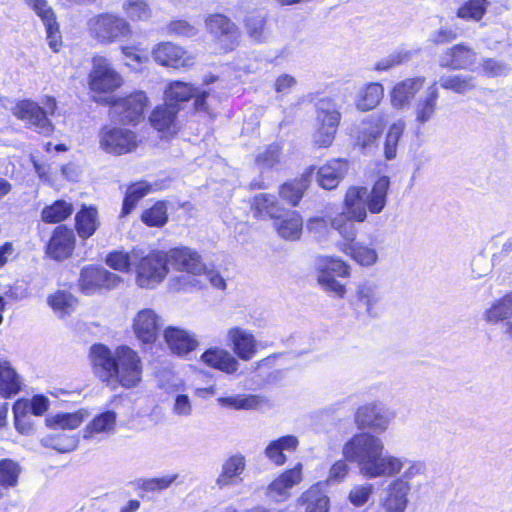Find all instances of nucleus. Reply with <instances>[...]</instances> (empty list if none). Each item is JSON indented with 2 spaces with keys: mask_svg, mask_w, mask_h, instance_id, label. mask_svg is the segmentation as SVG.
I'll return each instance as SVG.
<instances>
[{
  "mask_svg": "<svg viewBox=\"0 0 512 512\" xmlns=\"http://www.w3.org/2000/svg\"><path fill=\"white\" fill-rule=\"evenodd\" d=\"M440 86L457 94H467L477 88L476 78L466 74H444L439 78Z\"/></svg>",
  "mask_w": 512,
  "mask_h": 512,
  "instance_id": "72a5a7b5",
  "label": "nucleus"
},
{
  "mask_svg": "<svg viewBox=\"0 0 512 512\" xmlns=\"http://www.w3.org/2000/svg\"><path fill=\"white\" fill-rule=\"evenodd\" d=\"M151 190V186L145 182L140 181L131 184L126 192L125 198L123 200L122 210L120 213V217H125L131 213L136 204L146 196Z\"/></svg>",
  "mask_w": 512,
  "mask_h": 512,
  "instance_id": "37998d69",
  "label": "nucleus"
},
{
  "mask_svg": "<svg viewBox=\"0 0 512 512\" xmlns=\"http://www.w3.org/2000/svg\"><path fill=\"white\" fill-rule=\"evenodd\" d=\"M439 95L437 82L434 81L427 87L426 91L416 99L412 108V114L417 127H422L435 118L438 109Z\"/></svg>",
  "mask_w": 512,
  "mask_h": 512,
  "instance_id": "2eb2a0df",
  "label": "nucleus"
},
{
  "mask_svg": "<svg viewBox=\"0 0 512 512\" xmlns=\"http://www.w3.org/2000/svg\"><path fill=\"white\" fill-rule=\"evenodd\" d=\"M277 233L286 240H297L302 234L303 220L299 213L292 211L275 222Z\"/></svg>",
  "mask_w": 512,
  "mask_h": 512,
  "instance_id": "f704fd0d",
  "label": "nucleus"
},
{
  "mask_svg": "<svg viewBox=\"0 0 512 512\" xmlns=\"http://www.w3.org/2000/svg\"><path fill=\"white\" fill-rule=\"evenodd\" d=\"M373 492L372 483L356 484L349 491L348 500L355 507H362L369 501Z\"/></svg>",
  "mask_w": 512,
  "mask_h": 512,
  "instance_id": "052dcab7",
  "label": "nucleus"
},
{
  "mask_svg": "<svg viewBox=\"0 0 512 512\" xmlns=\"http://www.w3.org/2000/svg\"><path fill=\"white\" fill-rule=\"evenodd\" d=\"M153 58L160 65L172 68H184L194 64V57L180 46L163 42L153 50Z\"/></svg>",
  "mask_w": 512,
  "mask_h": 512,
  "instance_id": "a211bd4d",
  "label": "nucleus"
},
{
  "mask_svg": "<svg viewBox=\"0 0 512 512\" xmlns=\"http://www.w3.org/2000/svg\"><path fill=\"white\" fill-rule=\"evenodd\" d=\"M317 281L322 289L334 297L343 298L346 294V287L332 275L318 274Z\"/></svg>",
  "mask_w": 512,
  "mask_h": 512,
  "instance_id": "e2e57ef3",
  "label": "nucleus"
},
{
  "mask_svg": "<svg viewBox=\"0 0 512 512\" xmlns=\"http://www.w3.org/2000/svg\"><path fill=\"white\" fill-rule=\"evenodd\" d=\"M318 274L346 277L350 274L349 265L338 257L320 256L316 260Z\"/></svg>",
  "mask_w": 512,
  "mask_h": 512,
  "instance_id": "a19ab883",
  "label": "nucleus"
},
{
  "mask_svg": "<svg viewBox=\"0 0 512 512\" xmlns=\"http://www.w3.org/2000/svg\"><path fill=\"white\" fill-rule=\"evenodd\" d=\"M201 360L206 365L227 374L235 373L240 366L239 361L235 356H233L229 351L218 347H212L206 350L202 354Z\"/></svg>",
  "mask_w": 512,
  "mask_h": 512,
  "instance_id": "cd10ccee",
  "label": "nucleus"
},
{
  "mask_svg": "<svg viewBox=\"0 0 512 512\" xmlns=\"http://www.w3.org/2000/svg\"><path fill=\"white\" fill-rule=\"evenodd\" d=\"M411 55L408 51H396L387 57L378 61L375 65V70L377 71H387L390 68L400 65L402 63L407 62L410 59Z\"/></svg>",
  "mask_w": 512,
  "mask_h": 512,
  "instance_id": "338daca9",
  "label": "nucleus"
},
{
  "mask_svg": "<svg viewBox=\"0 0 512 512\" xmlns=\"http://www.w3.org/2000/svg\"><path fill=\"white\" fill-rule=\"evenodd\" d=\"M12 111L18 119L25 122L30 129L39 134L48 136L54 130V125L46 117L43 108L32 100L18 102Z\"/></svg>",
  "mask_w": 512,
  "mask_h": 512,
  "instance_id": "9b49d317",
  "label": "nucleus"
},
{
  "mask_svg": "<svg viewBox=\"0 0 512 512\" xmlns=\"http://www.w3.org/2000/svg\"><path fill=\"white\" fill-rule=\"evenodd\" d=\"M148 98L143 91L117 98L111 103L110 113L113 118L124 124H137L144 117Z\"/></svg>",
  "mask_w": 512,
  "mask_h": 512,
  "instance_id": "9d476101",
  "label": "nucleus"
},
{
  "mask_svg": "<svg viewBox=\"0 0 512 512\" xmlns=\"http://www.w3.org/2000/svg\"><path fill=\"white\" fill-rule=\"evenodd\" d=\"M383 297L382 286L374 280H365L357 288V301L371 317L379 315Z\"/></svg>",
  "mask_w": 512,
  "mask_h": 512,
  "instance_id": "5701e85b",
  "label": "nucleus"
},
{
  "mask_svg": "<svg viewBox=\"0 0 512 512\" xmlns=\"http://www.w3.org/2000/svg\"><path fill=\"white\" fill-rule=\"evenodd\" d=\"M299 440L294 435H286L271 441L265 449V455L276 465H283L287 458L284 451H295Z\"/></svg>",
  "mask_w": 512,
  "mask_h": 512,
  "instance_id": "473e14b6",
  "label": "nucleus"
},
{
  "mask_svg": "<svg viewBox=\"0 0 512 512\" xmlns=\"http://www.w3.org/2000/svg\"><path fill=\"white\" fill-rule=\"evenodd\" d=\"M395 414L381 402H370L357 408L354 421L359 429L385 432Z\"/></svg>",
  "mask_w": 512,
  "mask_h": 512,
  "instance_id": "1a4fd4ad",
  "label": "nucleus"
},
{
  "mask_svg": "<svg viewBox=\"0 0 512 512\" xmlns=\"http://www.w3.org/2000/svg\"><path fill=\"white\" fill-rule=\"evenodd\" d=\"M227 343L234 354L243 361H250L257 353L258 341L251 331L235 326L227 331Z\"/></svg>",
  "mask_w": 512,
  "mask_h": 512,
  "instance_id": "f3484780",
  "label": "nucleus"
},
{
  "mask_svg": "<svg viewBox=\"0 0 512 512\" xmlns=\"http://www.w3.org/2000/svg\"><path fill=\"white\" fill-rule=\"evenodd\" d=\"M20 468L10 459L0 461V486L4 488L14 487L17 484Z\"/></svg>",
  "mask_w": 512,
  "mask_h": 512,
  "instance_id": "6e6d98bb",
  "label": "nucleus"
},
{
  "mask_svg": "<svg viewBox=\"0 0 512 512\" xmlns=\"http://www.w3.org/2000/svg\"><path fill=\"white\" fill-rule=\"evenodd\" d=\"M424 77L407 78L397 83L391 91L392 107L401 110L408 107L411 100L423 87Z\"/></svg>",
  "mask_w": 512,
  "mask_h": 512,
  "instance_id": "393cba45",
  "label": "nucleus"
},
{
  "mask_svg": "<svg viewBox=\"0 0 512 512\" xmlns=\"http://www.w3.org/2000/svg\"><path fill=\"white\" fill-rule=\"evenodd\" d=\"M303 175L300 179L293 180L291 182L284 183L280 188V196L286 200L292 206H296L304 195L305 190L308 188V176Z\"/></svg>",
  "mask_w": 512,
  "mask_h": 512,
  "instance_id": "c03bdc74",
  "label": "nucleus"
},
{
  "mask_svg": "<svg viewBox=\"0 0 512 512\" xmlns=\"http://www.w3.org/2000/svg\"><path fill=\"white\" fill-rule=\"evenodd\" d=\"M476 62V52L463 44L446 49L440 56L439 65L442 68L470 69Z\"/></svg>",
  "mask_w": 512,
  "mask_h": 512,
  "instance_id": "b1692460",
  "label": "nucleus"
},
{
  "mask_svg": "<svg viewBox=\"0 0 512 512\" xmlns=\"http://www.w3.org/2000/svg\"><path fill=\"white\" fill-rule=\"evenodd\" d=\"M122 8L132 20L145 21L151 16V10L145 0H126Z\"/></svg>",
  "mask_w": 512,
  "mask_h": 512,
  "instance_id": "13d9d810",
  "label": "nucleus"
},
{
  "mask_svg": "<svg viewBox=\"0 0 512 512\" xmlns=\"http://www.w3.org/2000/svg\"><path fill=\"white\" fill-rule=\"evenodd\" d=\"M93 373L107 384L113 385L116 365V350L112 352L103 344H94L89 352Z\"/></svg>",
  "mask_w": 512,
  "mask_h": 512,
  "instance_id": "4468645a",
  "label": "nucleus"
},
{
  "mask_svg": "<svg viewBox=\"0 0 512 512\" xmlns=\"http://www.w3.org/2000/svg\"><path fill=\"white\" fill-rule=\"evenodd\" d=\"M298 502L307 505L306 512H328L329 510V498L320 484L312 485L302 493Z\"/></svg>",
  "mask_w": 512,
  "mask_h": 512,
  "instance_id": "e433bc0d",
  "label": "nucleus"
},
{
  "mask_svg": "<svg viewBox=\"0 0 512 512\" xmlns=\"http://www.w3.org/2000/svg\"><path fill=\"white\" fill-rule=\"evenodd\" d=\"M340 250L362 266H372L378 260L376 250L362 242L343 243Z\"/></svg>",
  "mask_w": 512,
  "mask_h": 512,
  "instance_id": "c9c22d12",
  "label": "nucleus"
},
{
  "mask_svg": "<svg viewBox=\"0 0 512 512\" xmlns=\"http://www.w3.org/2000/svg\"><path fill=\"white\" fill-rule=\"evenodd\" d=\"M173 106H170L164 101V104L157 106L150 115L151 125L158 131L175 133L177 126V114Z\"/></svg>",
  "mask_w": 512,
  "mask_h": 512,
  "instance_id": "c756f323",
  "label": "nucleus"
},
{
  "mask_svg": "<svg viewBox=\"0 0 512 512\" xmlns=\"http://www.w3.org/2000/svg\"><path fill=\"white\" fill-rule=\"evenodd\" d=\"M196 93V88L182 81L169 83L164 91V101L176 110L182 109L183 103L189 101Z\"/></svg>",
  "mask_w": 512,
  "mask_h": 512,
  "instance_id": "2f4dec72",
  "label": "nucleus"
},
{
  "mask_svg": "<svg viewBox=\"0 0 512 512\" xmlns=\"http://www.w3.org/2000/svg\"><path fill=\"white\" fill-rule=\"evenodd\" d=\"M252 210L255 217L269 216L271 218H278L280 207L275 196L262 193L254 197Z\"/></svg>",
  "mask_w": 512,
  "mask_h": 512,
  "instance_id": "a18cd8bd",
  "label": "nucleus"
},
{
  "mask_svg": "<svg viewBox=\"0 0 512 512\" xmlns=\"http://www.w3.org/2000/svg\"><path fill=\"white\" fill-rule=\"evenodd\" d=\"M165 256L167 257V263L179 271H185L194 276L202 275V272L205 271L201 256L191 248H173L165 253Z\"/></svg>",
  "mask_w": 512,
  "mask_h": 512,
  "instance_id": "dca6fc26",
  "label": "nucleus"
},
{
  "mask_svg": "<svg viewBox=\"0 0 512 512\" xmlns=\"http://www.w3.org/2000/svg\"><path fill=\"white\" fill-rule=\"evenodd\" d=\"M348 172V162L344 159H334L321 166L316 172L318 184L327 190L334 189Z\"/></svg>",
  "mask_w": 512,
  "mask_h": 512,
  "instance_id": "a878e982",
  "label": "nucleus"
},
{
  "mask_svg": "<svg viewBox=\"0 0 512 512\" xmlns=\"http://www.w3.org/2000/svg\"><path fill=\"white\" fill-rule=\"evenodd\" d=\"M341 114L336 101L330 97L319 99L316 105L317 129L314 134V142L322 147L332 144Z\"/></svg>",
  "mask_w": 512,
  "mask_h": 512,
  "instance_id": "20e7f679",
  "label": "nucleus"
},
{
  "mask_svg": "<svg viewBox=\"0 0 512 512\" xmlns=\"http://www.w3.org/2000/svg\"><path fill=\"white\" fill-rule=\"evenodd\" d=\"M75 247V235L72 229L60 225L55 228L47 245L46 253L54 260L67 259Z\"/></svg>",
  "mask_w": 512,
  "mask_h": 512,
  "instance_id": "aec40b11",
  "label": "nucleus"
},
{
  "mask_svg": "<svg viewBox=\"0 0 512 512\" xmlns=\"http://www.w3.org/2000/svg\"><path fill=\"white\" fill-rule=\"evenodd\" d=\"M159 326V317L152 309L139 311L133 321L134 333L143 344H151L156 340Z\"/></svg>",
  "mask_w": 512,
  "mask_h": 512,
  "instance_id": "4be33fe9",
  "label": "nucleus"
},
{
  "mask_svg": "<svg viewBox=\"0 0 512 512\" xmlns=\"http://www.w3.org/2000/svg\"><path fill=\"white\" fill-rule=\"evenodd\" d=\"M486 0H469L457 11V16L465 20L479 21L486 11Z\"/></svg>",
  "mask_w": 512,
  "mask_h": 512,
  "instance_id": "4d7b16f0",
  "label": "nucleus"
},
{
  "mask_svg": "<svg viewBox=\"0 0 512 512\" xmlns=\"http://www.w3.org/2000/svg\"><path fill=\"white\" fill-rule=\"evenodd\" d=\"M390 179L387 176L379 177L371 189L364 186L350 187L344 199V205L351 217L357 222H364L367 211L380 214L387 204Z\"/></svg>",
  "mask_w": 512,
  "mask_h": 512,
  "instance_id": "7ed1b4c3",
  "label": "nucleus"
},
{
  "mask_svg": "<svg viewBox=\"0 0 512 512\" xmlns=\"http://www.w3.org/2000/svg\"><path fill=\"white\" fill-rule=\"evenodd\" d=\"M164 338L170 350L178 355L189 353L194 350L198 344L193 335L177 327L166 328Z\"/></svg>",
  "mask_w": 512,
  "mask_h": 512,
  "instance_id": "c85d7f7f",
  "label": "nucleus"
},
{
  "mask_svg": "<svg viewBox=\"0 0 512 512\" xmlns=\"http://www.w3.org/2000/svg\"><path fill=\"white\" fill-rule=\"evenodd\" d=\"M404 471L388 482L383 489L379 506L384 512H406L414 481L426 476V464L419 460H405Z\"/></svg>",
  "mask_w": 512,
  "mask_h": 512,
  "instance_id": "f03ea898",
  "label": "nucleus"
},
{
  "mask_svg": "<svg viewBox=\"0 0 512 512\" xmlns=\"http://www.w3.org/2000/svg\"><path fill=\"white\" fill-rule=\"evenodd\" d=\"M122 281L121 277L102 267L87 266L82 268L79 287L86 295H92L101 289H113Z\"/></svg>",
  "mask_w": 512,
  "mask_h": 512,
  "instance_id": "ddd939ff",
  "label": "nucleus"
},
{
  "mask_svg": "<svg viewBox=\"0 0 512 512\" xmlns=\"http://www.w3.org/2000/svg\"><path fill=\"white\" fill-rule=\"evenodd\" d=\"M106 263L114 270L127 272L134 264V257L122 251H115L107 256Z\"/></svg>",
  "mask_w": 512,
  "mask_h": 512,
  "instance_id": "0e129e2a",
  "label": "nucleus"
},
{
  "mask_svg": "<svg viewBox=\"0 0 512 512\" xmlns=\"http://www.w3.org/2000/svg\"><path fill=\"white\" fill-rule=\"evenodd\" d=\"M117 415L114 411H105L95 416L86 426L83 437L91 439L96 434L111 433L116 426Z\"/></svg>",
  "mask_w": 512,
  "mask_h": 512,
  "instance_id": "58836bf2",
  "label": "nucleus"
},
{
  "mask_svg": "<svg viewBox=\"0 0 512 512\" xmlns=\"http://www.w3.org/2000/svg\"><path fill=\"white\" fill-rule=\"evenodd\" d=\"M47 421L52 428L75 429L83 422V417L80 413H66L58 414Z\"/></svg>",
  "mask_w": 512,
  "mask_h": 512,
  "instance_id": "680f3d73",
  "label": "nucleus"
},
{
  "mask_svg": "<svg viewBox=\"0 0 512 512\" xmlns=\"http://www.w3.org/2000/svg\"><path fill=\"white\" fill-rule=\"evenodd\" d=\"M302 480V465L297 464L279 475L266 490L268 498L275 502H283L290 497V490Z\"/></svg>",
  "mask_w": 512,
  "mask_h": 512,
  "instance_id": "6ab92c4d",
  "label": "nucleus"
},
{
  "mask_svg": "<svg viewBox=\"0 0 512 512\" xmlns=\"http://www.w3.org/2000/svg\"><path fill=\"white\" fill-rule=\"evenodd\" d=\"M257 164L261 168H272L280 161V150L277 145H270L257 156Z\"/></svg>",
  "mask_w": 512,
  "mask_h": 512,
  "instance_id": "774afa93",
  "label": "nucleus"
},
{
  "mask_svg": "<svg viewBox=\"0 0 512 512\" xmlns=\"http://www.w3.org/2000/svg\"><path fill=\"white\" fill-rule=\"evenodd\" d=\"M73 212L70 203L60 200L51 206L45 207L42 211V220L47 223H57L65 220Z\"/></svg>",
  "mask_w": 512,
  "mask_h": 512,
  "instance_id": "603ef678",
  "label": "nucleus"
},
{
  "mask_svg": "<svg viewBox=\"0 0 512 512\" xmlns=\"http://www.w3.org/2000/svg\"><path fill=\"white\" fill-rule=\"evenodd\" d=\"M116 365L113 385L131 388L141 381L142 362L136 351L122 345L116 348Z\"/></svg>",
  "mask_w": 512,
  "mask_h": 512,
  "instance_id": "423d86ee",
  "label": "nucleus"
},
{
  "mask_svg": "<svg viewBox=\"0 0 512 512\" xmlns=\"http://www.w3.org/2000/svg\"><path fill=\"white\" fill-rule=\"evenodd\" d=\"M99 147L106 153L122 155L138 146L137 134L127 128L104 126L98 133Z\"/></svg>",
  "mask_w": 512,
  "mask_h": 512,
  "instance_id": "0eeeda50",
  "label": "nucleus"
},
{
  "mask_svg": "<svg viewBox=\"0 0 512 512\" xmlns=\"http://www.w3.org/2000/svg\"><path fill=\"white\" fill-rule=\"evenodd\" d=\"M342 455L356 464L366 479L395 476L405 466V459L388 453L384 441L369 431L356 433L345 442Z\"/></svg>",
  "mask_w": 512,
  "mask_h": 512,
  "instance_id": "f257e3e1",
  "label": "nucleus"
},
{
  "mask_svg": "<svg viewBox=\"0 0 512 512\" xmlns=\"http://www.w3.org/2000/svg\"><path fill=\"white\" fill-rule=\"evenodd\" d=\"M168 273L164 252H154L142 257L136 265V282L141 288L151 289L161 283Z\"/></svg>",
  "mask_w": 512,
  "mask_h": 512,
  "instance_id": "6e6552de",
  "label": "nucleus"
},
{
  "mask_svg": "<svg viewBox=\"0 0 512 512\" xmlns=\"http://www.w3.org/2000/svg\"><path fill=\"white\" fill-rule=\"evenodd\" d=\"M179 475L169 474L162 477L142 479L139 487L146 492H161L168 489L178 479Z\"/></svg>",
  "mask_w": 512,
  "mask_h": 512,
  "instance_id": "bf43d9fd",
  "label": "nucleus"
},
{
  "mask_svg": "<svg viewBox=\"0 0 512 512\" xmlns=\"http://www.w3.org/2000/svg\"><path fill=\"white\" fill-rule=\"evenodd\" d=\"M246 27L249 36L258 42H262L265 37V18L262 15H251L246 19Z\"/></svg>",
  "mask_w": 512,
  "mask_h": 512,
  "instance_id": "69168bd1",
  "label": "nucleus"
},
{
  "mask_svg": "<svg viewBox=\"0 0 512 512\" xmlns=\"http://www.w3.org/2000/svg\"><path fill=\"white\" fill-rule=\"evenodd\" d=\"M41 444L44 447L54 449L60 453H68L77 447L78 439L74 435L60 432L42 438Z\"/></svg>",
  "mask_w": 512,
  "mask_h": 512,
  "instance_id": "49530a36",
  "label": "nucleus"
},
{
  "mask_svg": "<svg viewBox=\"0 0 512 512\" xmlns=\"http://www.w3.org/2000/svg\"><path fill=\"white\" fill-rule=\"evenodd\" d=\"M382 134V128L378 122L372 119L363 121L357 136V144L363 149L371 148Z\"/></svg>",
  "mask_w": 512,
  "mask_h": 512,
  "instance_id": "09e8293b",
  "label": "nucleus"
},
{
  "mask_svg": "<svg viewBox=\"0 0 512 512\" xmlns=\"http://www.w3.org/2000/svg\"><path fill=\"white\" fill-rule=\"evenodd\" d=\"M207 29L215 37L228 42H233L238 37L236 25L222 14H213L206 18Z\"/></svg>",
  "mask_w": 512,
  "mask_h": 512,
  "instance_id": "7c9ffc66",
  "label": "nucleus"
},
{
  "mask_svg": "<svg viewBox=\"0 0 512 512\" xmlns=\"http://www.w3.org/2000/svg\"><path fill=\"white\" fill-rule=\"evenodd\" d=\"M122 85V77L104 57L93 58V66L89 74V86L95 92H112Z\"/></svg>",
  "mask_w": 512,
  "mask_h": 512,
  "instance_id": "f8f14e48",
  "label": "nucleus"
},
{
  "mask_svg": "<svg viewBox=\"0 0 512 512\" xmlns=\"http://www.w3.org/2000/svg\"><path fill=\"white\" fill-rule=\"evenodd\" d=\"M48 304L61 316L69 314L77 306V299L69 292L57 291L48 297Z\"/></svg>",
  "mask_w": 512,
  "mask_h": 512,
  "instance_id": "3c124183",
  "label": "nucleus"
},
{
  "mask_svg": "<svg viewBox=\"0 0 512 512\" xmlns=\"http://www.w3.org/2000/svg\"><path fill=\"white\" fill-rule=\"evenodd\" d=\"M141 219L148 226H163L168 219L165 203L162 201L155 203L151 208L143 212Z\"/></svg>",
  "mask_w": 512,
  "mask_h": 512,
  "instance_id": "5fc2aeb1",
  "label": "nucleus"
},
{
  "mask_svg": "<svg viewBox=\"0 0 512 512\" xmlns=\"http://www.w3.org/2000/svg\"><path fill=\"white\" fill-rule=\"evenodd\" d=\"M384 96V87L372 82L363 87L357 96L356 107L360 111H369L376 108Z\"/></svg>",
  "mask_w": 512,
  "mask_h": 512,
  "instance_id": "4c0bfd02",
  "label": "nucleus"
},
{
  "mask_svg": "<svg viewBox=\"0 0 512 512\" xmlns=\"http://www.w3.org/2000/svg\"><path fill=\"white\" fill-rule=\"evenodd\" d=\"M246 469V459L241 454H235L226 459L222 471L216 479L219 488L238 485L243 481L242 474Z\"/></svg>",
  "mask_w": 512,
  "mask_h": 512,
  "instance_id": "bb28decb",
  "label": "nucleus"
},
{
  "mask_svg": "<svg viewBox=\"0 0 512 512\" xmlns=\"http://www.w3.org/2000/svg\"><path fill=\"white\" fill-rule=\"evenodd\" d=\"M404 129L405 122L402 120H399L390 126L384 143V154L387 160H392L396 157L397 145Z\"/></svg>",
  "mask_w": 512,
  "mask_h": 512,
  "instance_id": "864d4df0",
  "label": "nucleus"
},
{
  "mask_svg": "<svg viewBox=\"0 0 512 512\" xmlns=\"http://www.w3.org/2000/svg\"><path fill=\"white\" fill-rule=\"evenodd\" d=\"M97 210L94 207H84L76 215V229L79 236L86 239L94 234L98 227Z\"/></svg>",
  "mask_w": 512,
  "mask_h": 512,
  "instance_id": "79ce46f5",
  "label": "nucleus"
},
{
  "mask_svg": "<svg viewBox=\"0 0 512 512\" xmlns=\"http://www.w3.org/2000/svg\"><path fill=\"white\" fill-rule=\"evenodd\" d=\"M217 402L220 406L236 410L256 409L260 403V397L257 395H235L228 397H219Z\"/></svg>",
  "mask_w": 512,
  "mask_h": 512,
  "instance_id": "8fccbe9b",
  "label": "nucleus"
},
{
  "mask_svg": "<svg viewBox=\"0 0 512 512\" xmlns=\"http://www.w3.org/2000/svg\"><path fill=\"white\" fill-rule=\"evenodd\" d=\"M483 319L490 325L502 324L504 332L512 337V292L487 308Z\"/></svg>",
  "mask_w": 512,
  "mask_h": 512,
  "instance_id": "412c9836",
  "label": "nucleus"
},
{
  "mask_svg": "<svg viewBox=\"0 0 512 512\" xmlns=\"http://www.w3.org/2000/svg\"><path fill=\"white\" fill-rule=\"evenodd\" d=\"M353 221H356L351 217V214L339 213L330 220L331 227L339 232V234L345 240L344 243L356 242L357 228Z\"/></svg>",
  "mask_w": 512,
  "mask_h": 512,
  "instance_id": "de8ad7c7",
  "label": "nucleus"
},
{
  "mask_svg": "<svg viewBox=\"0 0 512 512\" xmlns=\"http://www.w3.org/2000/svg\"><path fill=\"white\" fill-rule=\"evenodd\" d=\"M21 389V381L15 370L8 362L3 361L0 366V394L9 398L17 394Z\"/></svg>",
  "mask_w": 512,
  "mask_h": 512,
  "instance_id": "ea45409f",
  "label": "nucleus"
},
{
  "mask_svg": "<svg viewBox=\"0 0 512 512\" xmlns=\"http://www.w3.org/2000/svg\"><path fill=\"white\" fill-rule=\"evenodd\" d=\"M90 34L103 44H110L127 37L131 33L130 24L122 17L102 13L94 16L88 22Z\"/></svg>",
  "mask_w": 512,
  "mask_h": 512,
  "instance_id": "39448f33",
  "label": "nucleus"
}]
</instances>
